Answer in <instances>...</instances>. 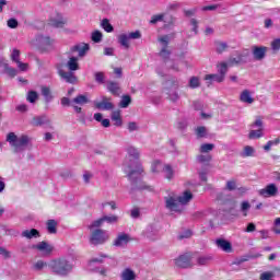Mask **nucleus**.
<instances>
[{
  "label": "nucleus",
  "mask_w": 280,
  "mask_h": 280,
  "mask_svg": "<svg viewBox=\"0 0 280 280\" xmlns=\"http://www.w3.org/2000/svg\"><path fill=\"white\" fill-rule=\"evenodd\" d=\"M95 108L98 110H113V103L108 102L106 98H103L102 102L95 103Z\"/></svg>",
  "instance_id": "obj_26"
},
{
  "label": "nucleus",
  "mask_w": 280,
  "mask_h": 280,
  "mask_svg": "<svg viewBox=\"0 0 280 280\" xmlns=\"http://www.w3.org/2000/svg\"><path fill=\"white\" fill-rule=\"evenodd\" d=\"M61 80H65V82H68V84H75L78 82V77H75V73L73 71H65V70H59L58 71Z\"/></svg>",
  "instance_id": "obj_17"
},
{
  "label": "nucleus",
  "mask_w": 280,
  "mask_h": 280,
  "mask_svg": "<svg viewBox=\"0 0 280 280\" xmlns=\"http://www.w3.org/2000/svg\"><path fill=\"white\" fill-rule=\"evenodd\" d=\"M229 47V45H226V43H218L217 44V51L218 54H222L223 51H226V48Z\"/></svg>",
  "instance_id": "obj_53"
},
{
  "label": "nucleus",
  "mask_w": 280,
  "mask_h": 280,
  "mask_svg": "<svg viewBox=\"0 0 280 280\" xmlns=\"http://www.w3.org/2000/svg\"><path fill=\"white\" fill-rule=\"evenodd\" d=\"M130 242V235L126 234V233H121L119 234L116 240L114 241V246L117 247H124L126 246V244H128Z\"/></svg>",
  "instance_id": "obj_21"
},
{
  "label": "nucleus",
  "mask_w": 280,
  "mask_h": 280,
  "mask_svg": "<svg viewBox=\"0 0 280 280\" xmlns=\"http://www.w3.org/2000/svg\"><path fill=\"white\" fill-rule=\"evenodd\" d=\"M142 235L145 240H149V242H156V240L161 237L159 228L154 224L148 225L142 232Z\"/></svg>",
  "instance_id": "obj_11"
},
{
  "label": "nucleus",
  "mask_w": 280,
  "mask_h": 280,
  "mask_svg": "<svg viewBox=\"0 0 280 280\" xmlns=\"http://www.w3.org/2000/svg\"><path fill=\"white\" fill-rule=\"evenodd\" d=\"M35 250H39L40 253H45V255H50L54 252V246L49 245V243L43 241L36 245H33Z\"/></svg>",
  "instance_id": "obj_18"
},
{
  "label": "nucleus",
  "mask_w": 280,
  "mask_h": 280,
  "mask_svg": "<svg viewBox=\"0 0 280 280\" xmlns=\"http://www.w3.org/2000/svg\"><path fill=\"white\" fill-rule=\"evenodd\" d=\"M196 135H197V137H200V138L206 137V135H207V128H205V127H198V128L196 129Z\"/></svg>",
  "instance_id": "obj_59"
},
{
  "label": "nucleus",
  "mask_w": 280,
  "mask_h": 280,
  "mask_svg": "<svg viewBox=\"0 0 280 280\" xmlns=\"http://www.w3.org/2000/svg\"><path fill=\"white\" fill-rule=\"evenodd\" d=\"M215 245L218 246V248L223 250V253H233V245L231 244V242L224 238H218L215 241Z\"/></svg>",
  "instance_id": "obj_19"
},
{
  "label": "nucleus",
  "mask_w": 280,
  "mask_h": 280,
  "mask_svg": "<svg viewBox=\"0 0 280 280\" xmlns=\"http://www.w3.org/2000/svg\"><path fill=\"white\" fill-rule=\"evenodd\" d=\"M191 259H194V256L189 253L183 254L180 256H178L177 258H175V266H177V268H191L192 262Z\"/></svg>",
  "instance_id": "obj_12"
},
{
  "label": "nucleus",
  "mask_w": 280,
  "mask_h": 280,
  "mask_svg": "<svg viewBox=\"0 0 280 280\" xmlns=\"http://www.w3.org/2000/svg\"><path fill=\"white\" fill-rule=\"evenodd\" d=\"M55 43L56 40L49 36L37 35L35 39L31 42V45L38 47L42 51H49V49H52Z\"/></svg>",
  "instance_id": "obj_6"
},
{
  "label": "nucleus",
  "mask_w": 280,
  "mask_h": 280,
  "mask_svg": "<svg viewBox=\"0 0 280 280\" xmlns=\"http://www.w3.org/2000/svg\"><path fill=\"white\" fill-rule=\"evenodd\" d=\"M15 65L18 66L19 71H27V69H30V65L23 61L15 62Z\"/></svg>",
  "instance_id": "obj_54"
},
{
  "label": "nucleus",
  "mask_w": 280,
  "mask_h": 280,
  "mask_svg": "<svg viewBox=\"0 0 280 280\" xmlns=\"http://www.w3.org/2000/svg\"><path fill=\"white\" fill-rule=\"evenodd\" d=\"M162 172L167 180H172V178H174V168L172 167V165L164 164Z\"/></svg>",
  "instance_id": "obj_35"
},
{
  "label": "nucleus",
  "mask_w": 280,
  "mask_h": 280,
  "mask_svg": "<svg viewBox=\"0 0 280 280\" xmlns=\"http://www.w3.org/2000/svg\"><path fill=\"white\" fill-rule=\"evenodd\" d=\"M250 210V202L243 201L241 203V211L243 212L244 218L248 215V211Z\"/></svg>",
  "instance_id": "obj_44"
},
{
  "label": "nucleus",
  "mask_w": 280,
  "mask_h": 280,
  "mask_svg": "<svg viewBox=\"0 0 280 280\" xmlns=\"http://www.w3.org/2000/svg\"><path fill=\"white\" fill-rule=\"evenodd\" d=\"M46 229L50 235L58 233V221L50 219L46 222Z\"/></svg>",
  "instance_id": "obj_25"
},
{
  "label": "nucleus",
  "mask_w": 280,
  "mask_h": 280,
  "mask_svg": "<svg viewBox=\"0 0 280 280\" xmlns=\"http://www.w3.org/2000/svg\"><path fill=\"white\" fill-rule=\"evenodd\" d=\"M89 49H91V47L86 43H79L70 48L68 61L66 63L69 71H80L79 60L89 54Z\"/></svg>",
  "instance_id": "obj_3"
},
{
  "label": "nucleus",
  "mask_w": 280,
  "mask_h": 280,
  "mask_svg": "<svg viewBox=\"0 0 280 280\" xmlns=\"http://www.w3.org/2000/svg\"><path fill=\"white\" fill-rule=\"evenodd\" d=\"M211 150H213L212 143H205V144H201V147H200V152L202 154H207V152H211Z\"/></svg>",
  "instance_id": "obj_51"
},
{
  "label": "nucleus",
  "mask_w": 280,
  "mask_h": 280,
  "mask_svg": "<svg viewBox=\"0 0 280 280\" xmlns=\"http://www.w3.org/2000/svg\"><path fill=\"white\" fill-rule=\"evenodd\" d=\"M112 121L114 122V126H117L118 128L121 127L124 121L121 120V113L119 110L112 113Z\"/></svg>",
  "instance_id": "obj_33"
},
{
  "label": "nucleus",
  "mask_w": 280,
  "mask_h": 280,
  "mask_svg": "<svg viewBox=\"0 0 280 280\" xmlns=\"http://www.w3.org/2000/svg\"><path fill=\"white\" fill-rule=\"evenodd\" d=\"M131 102H132V98H130V95H124L121 97L119 106H120V108H128V106H130Z\"/></svg>",
  "instance_id": "obj_42"
},
{
  "label": "nucleus",
  "mask_w": 280,
  "mask_h": 280,
  "mask_svg": "<svg viewBox=\"0 0 280 280\" xmlns=\"http://www.w3.org/2000/svg\"><path fill=\"white\" fill-rule=\"evenodd\" d=\"M11 60L15 63L21 61V50L13 48L11 51Z\"/></svg>",
  "instance_id": "obj_43"
},
{
  "label": "nucleus",
  "mask_w": 280,
  "mask_h": 280,
  "mask_svg": "<svg viewBox=\"0 0 280 280\" xmlns=\"http://www.w3.org/2000/svg\"><path fill=\"white\" fill-rule=\"evenodd\" d=\"M250 126L252 128L258 129H252L248 133V139H261V137H264V120H261V117H257L256 120Z\"/></svg>",
  "instance_id": "obj_9"
},
{
  "label": "nucleus",
  "mask_w": 280,
  "mask_h": 280,
  "mask_svg": "<svg viewBox=\"0 0 280 280\" xmlns=\"http://www.w3.org/2000/svg\"><path fill=\"white\" fill-rule=\"evenodd\" d=\"M226 189H229V191H233L237 189V184L234 180H230L226 183Z\"/></svg>",
  "instance_id": "obj_60"
},
{
  "label": "nucleus",
  "mask_w": 280,
  "mask_h": 280,
  "mask_svg": "<svg viewBox=\"0 0 280 280\" xmlns=\"http://www.w3.org/2000/svg\"><path fill=\"white\" fill-rule=\"evenodd\" d=\"M203 80L206 81L207 86H211L213 82H218L220 84L221 82H224V74H206Z\"/></svg>",
  "instance_id": "obj_20"
},
{
  "label": "nucleus",
  "mask_w": 280,
  "mask_h": 280,
  "mask_svg": "<svg viewBox=\"0 0 280 280\" xmlns=\"http://www.w3.org/2000/svg\"><path fill=\"white\" fill-rule=\"evenodd\" d=\"M26 100L31 104H34V102H36V100H38V93H36L35 91L28 92Z\"/></svg>",
  "instance_id": "obj_49"
},
{
  "label": "nucleus",
  "mask_w": 280,
  "mask_h": 280,
  "mask_svg": "<svg viewBox=\"0 0 280 280\" xmlns=\"http://www.w3.org/2000/svg\"><path fill=\"white\" fill-rule=\"evenodd\" d=\"M15 110H18L19 113H27V105L20 104L15 107Z\"/></svg>",
  "instance_id": "obj_62"
},
{
  "label": "nucleus",
  "mask_w": 280,
  "mask_h": 280,
  "mask_svg": "<svg viewBox=\"0 0 280 280\" xmlns=\"http://www.w3.org/2000/svg\"><path fill=\"white\" fill-rule=\"evenodd\" d=\"M242 159H248V156H255V148L250 145L244 147L243 151L240 153Z\"/></svg>",
  "instance_id": "obj_32"
},
{
  "label": "nucleus",
  "mask_w": 280,
  "mask_h": 280,
  "mask_svg": "<svg viewBox=\"0 0 280 280\" xmlns=\"http://www.w3.org/2000/svg\"><path fill=\"white\" fill-rule=\"evenodd\" d=\"M8 27H10L11 30H16V27H19V21H16V19H10L7 23Z\"/></svg>",
  "instance_id": "obj_55"
},
{
  "label": "nucleus",
  "mask_w": 280,
  "mask_h": 280,
  "mask_svg": "<svg viewBox=\"0 0 280 280\" xmlns=\"http://www.w3.org/2000/svg\"><path fill=\"white\" fill-rule=\"evenodd\" d=\"M7 143L13 148V152L19 154V152H23L25 147L30 143V137L23 135L21 137L16 136L14 132H9L5 139Z\"/></svg>",
  "instance_id": "obj_5"
},
{
  "label": "nucleus",
  "mask_w": 280,
  "mask_h": 280,
  "mask_svg": "<svg viewBox=\"0 0 280 280\" xmlns=\"http://www.w3.org/2000/svg\"><path fill=\"white\" fill-rule=\"evenodd\" d=\"M128 130L129 132H135L136 130H139V125H137L135 121H131L128 124Z\"/></svg>",
  "instance_id": "obj_61"
},
{
  "label": "nucleus",
  "mask_w": 280,
  "mask_h": 280,
  "mask_svg": "<svg viewBox=\"0 0 280 280\" xmlns=\"http://www.w3.org/2000/svg\"><path fill=\"white\" fill-rule=\"evenodd\" d=\"M139 38H141V32L139 31L122 33L118 35V43L124 49H130V40H137Z\"/></svg>",
  "instance_id": "obj_7"
},
{
  "label": "nucleus",
  "mask_w": 280,
  "mask_h": 280,
  "mask_svg": "<svg viewBox=\"0 0 280 280\" xmlns=\"http://www.w3.org/2000/svg\"><path fill=\"white\" fill-rule=\"evenodd\" d=\"M271 49L275 52L280 51V38H276L271 42Z\"/></svg>",
  "instance_id": "obj_52"
},
{
  "label": "nucleus",
  "mask_w": 280,
  "mask_h": 280,
  "mask_svg": "<svg viewBox=\"0 0 280 280\" xmlns=\"http://www.w3.org/2000/svg\"><path fill=\"white\" fill-rule=\"evenodd\" d=\"M159 43L162 45V50L160 51L161 58H163L164 62L156 68L158 75H161V78H164V75L167 73V68L171 67L173 71H180L178 68V63L167 59L170 58V50H167V45H170V35H164L162 37H159Z\"/></svg>",
  "instance_id": "obj_2"
},
{
  "label": "nucleus",
  "mask_w": 280,
  "mask_h": 280,
  "mask_svg": "<svg viewBox=\"0 0 280 280\" xmlns=\"http://www.w3.org/2000/svg\"><path fill=\"white\" fill-rule=\"evenodd\" d=\"M104 217H102L101 219L95 220L94 222H92L89 225L90 231H93V229H100V226H102V224H104Z\"/></svg>",
  "instance_id": "obj_45"
},
{
  "label": "nucleus",
  "mask_w": 280,
  "mask_h": 280,
  "mask_svg": "<svg viewBox=\"0 0 280 280\" xmlns=\"http://www.w3.org/2000/svg\"><path fill=\"white\" fill-rule=\"evenodd\" d=\"M44 268H47V262L43 260H38L33 265V270L36 272H39V270H43Z\"/></svg>",
  "instance_id": "obj_46"
},
{
  "label": "nucleus",
  "mask_w": 280,
  "mask_h": 280,
  "mask_svg": "<svg viewBox=\"0 0 280 280\" xmlns=\"http://www.w3.org/2000/svg\"><path fill=\"white\" fill-rule=\"evenodd\" d=\"M61 105L62 106H72L74 112H77L78 114H82V107H80L78 105H74L73 101L69 100V97H62L61 98Z\"/></svg>",
  "instance_id": "obj_29"
},
{
  "label": "nucleus",
  "mask_w": 280,
  "mask_h": 280,
  "mask_svg": "<svg viewBox=\"0 0 280 280\" xmlns=\"http://www.w3.org/2000/svg\"><path fill=\"white\" fill-rule=\"evenodd\" d=\"M101 27H103V30L107 33H110L114 30L113 24H110V21H108V19H103V21L101 22Z\"/></svg>",
  "instance_id": "obj_41"
},
{
  "label": "nucleus",
  "mask_w": 280,
  "mask_h": 280,
  "mask_svg": "<svg viewBox=\"0 0 280 280\" xmlns=\"http://www.w3.org/2000/svg\"><path fill=\"white\" fill-rule=\"evenodd\" d=\"M250 50L254 60H256L257 62H261V60L266 58V54H268V47L266 46L254 45L250 47Z\"/></svg>",
  "instance_id": "obj_13"
},
{
  "label": "nucleus",
  "mask_w": 280,
  "mask_h": 280,
  "mask_svg": "<svg viewBox=\"0 0 280 280\" xmlns=\"http://www.w3.org/2000/svg\"><path fill=\"white\" fill-rule=\"evenodd\" d=\"M49 25H51V27H65V25H67V19H65L62 14L56 13L50 18Z\"/></svg>",
  "instance_id": "obj_16"
},
{
  "label": "nucleus",
  "mask_w": 280,
  "mask_h": 280,
  "mask_svg": "<svg viewBox=\"0 0 280 280\" xmlns=\"http://www.w3.org/2000/svg\"><path fill=\"white\" fill-rule=\"evenodd\" d=\"M197 161L199 163H209V161H211V155L207 154V155H198Z\"/></svg>",
  "instance_id": "obj_56"
},
{
  "label": "nucleus",
  "mask_w": 280,
  "mask_h": 280,
  "mask_svg": "<svg viewBox=\"0 0 280 280\" xmlns=\"http://www.w3.org/2000/svg\"><path fill=\"white\" fill-rule=\"evenodd\" d=\"M72 104L75 106L78 104L79 106H84V104H89V97L86 95H78L72 100Z\"/></svg>",
  "instance_id": "obj_37"
},
{
  "label": "nucleus",
  "mask_w": 280,
  "mask_h": 280,
  "mask_svg": "<svg viewBox=\"0 0 280 280\" xmlns=\"http://www.w3.org/2000/svg\"><path fill=\"white\" fill-rule=\"evenodd\" d=\"M103 220H104V222H107V224H116V222L119 221V217H117V215H104Z\"/></svg>",
  "instance_id": "obj_47"
},
{
  "label": "nucleus",
  "mask_w": 280,
  "mask_h": 280,
  "mask_svg": "<svg viewBox=\"0 0 280 280\" xmlns=\"http://www.w3.org/2000/svg\"><path fill=\"white\" fill-rule=\"evenodd\" d=\"M114 54H115V48H112V47L104 48V56H114Z\"/></svg>",
  "instance_id": "obj_64"
},
{
  "label": "nucleus",
  "mask_w": 280,
  "mask_h": 280,
  "mask_svg": "<svg viewBox=\"0 0 280 280\" xmlns=\"http://www.w3.org/2000/svg\"><path fill=\"white\" fill-rule=\"evenodd\" d=\"M22 237H25L26 240H36L40 237V232H38L36 229L24 230L22 232Z\"/></svg>",
  "instance_id": "obj_23"
},
{
  "label": "nucleus",
  "mask_w": 280,
  "mask_h": 280,
  "mask_svg": "<svg viewBox=\"0 0 280 280\" xmlns=\"http://www.w3.org/2000/svg\"><path fill=\"white\" fill-rule=\"evenodd\" d=\"M165 207L168 209V211H172L174 213H180L183 211V206L178 201V197L176 196H168L165 197Z\"/></svg>",
  "instance_id": "obj_10"
},
{
  "label": "nucleus",
  "mask_w": 280,
  "mask_h": 280,
  "mask_svg": "<svg viewBox=\"0 0 280 280\" xmlns=\"http://www.w3.org/2000/svg\"><path fill=\"white\" fill-rule=\"evenodd\" d=\"M165 167V164L161 161H154L151 165V172L153 174H161L163 172V168Z\"/></svg>",
  "instance_id": "obj_34"
},
{
  "label": "nucleus",
  "mask_w": 280,
  "mask_h": 280,
  "mask_svg": "<svg viewBox=\"0 0 280 280\" xmlns=\"http://www.w3.org/2000/svg\"><path fill=\"white\" fill-rule=\"evenodd\" d=\"M108 232L105 230H94L91 233L90 236V243L94 246H98L100 244H105V242H108Z\"/></svg>",
  "instance_id": "obj_8"
},
{
  "label": "nucleus",
  "mask_w": 280,
  "mask_h": 280,
  "mask_svg": "<svg viewBox=\"0 0 280 280\" xmlns=\"http://www.w3.org/2000/svg\"><path fill=\"white\" fill-rule=\"evenodd\" d=\"M42 95L45 98V102L49 104L54 100V96L51 95V90L48 86L42 88Z\"/></svg>",
  "instance_id": "obj_39"
},
{
  "label": "nucleus",
  "mask_w": 280,
  "mask_h": 280,
  "mask_svg": "<svg viewBox=\"0 0 280 280\" xmlns=\"http://www.w3.org/2000/svg\"><path fill=\"white\" fill-rule=\"evenodd\" d=\"M229 67H231L228 62H221L218 65V71L220 75H223V78L226 77V71H229Z\"/></svg>",
  "instance_id": "obj_40"
},
{
  "label": "nucleus",
  "mask_w": 280,
  "mask_h": 280,
  "mask_svg": "<svg viewBox=\"0 0 280 280\" xmlns=\"http://www.w3.org/2000/svg\"><path fill=\"white\" fill-rule=\"evenodd\" d=\"M190 25L192 26L191 36H196V34H198V21H196L195 19H191L190 20Z\"/></svg>",
  "instance_id": "obj_57"
},
{
  "label": "nucleus",
  "mask_w": 280,
  "mask_h": 280,
  "mask_svg": "<svg viewBox=\"0 0 280 280\" xmlns=\"http://www.w3.org/2000/svg\"><path fill=\"white\" fill-rule=\"evenodd\" d=\"M106 257H108V256H106L104 254H100L98 256L93 257L89 262V269L93 270V265H95V264H103L104 259H106Z\"/></svg>",
  "instance_id": "obj_31"
},
{
  "label": "nucleus",
  "mask_w": 280,
  "mask_h": 280,
  "mask_svg": "<svg viewBox=\"0 0 280 280\" xmlns=\"http://www.w3.org/2000/svg\"><path fill=\"white\" fill-rule=\"evenodd\" d=\"M278 191L279 188H277V185L269 184L265 188L260 189L258 194L259 196H262V198H272V196H277Z\"/></svg>",
  "instance_id": "obj_15"
},
{
  "label": "nucleus",
  "mask_w": 280,
  "mask_h": 280,
  "mask_svg": "<svg viewBox=\"0 0 280 280\" xmlns=\"http://www.w3.org/2000/svg\"><path fill=\"white\" fill-rule=\"evenodd\" d=\"M120 279L121 280H137V273L135 272V270H132L130 268H125L120 272Z\"/></svg>",
  "instance_id": "obj_22"
},
{
  "label": "nucleus",
  "mask_w": 280,
  "mask_h": 280,
  "mask_svg": "<svg viewBox=\"0 0 280 280\" xmlns=\"http://www.w3.org/2000/svg\"><path fill=\"white\" fill-rule=\"evenodd\" d=\"M4 73L9 75V78H16L19 70L10 67L9 63H3Z\"/></svg>",
  "instance_id": "obj_36"
},
{
  "label": "nucleus",
  "mask_w": 280,
  "mask_h": 280,
  "mask_svg": "<svg viewBox=\"0 0 280 280\" xmlns=\"http://www.w3.org/2000/svg\"><path fill=\"white\" fill-rule=\"evenodd\" d=\"M191 198H194V195L189 190L184 191V194L182 196L177 197L178 202H179V205H182V207L184 205H187L191 200Z\"/></svg>",
  "instance_id": "obj_28"
},
{
  "label": "nucleus",
  "mask_w": 280,
  "mask_h": 280,
  "mask_svg": "<svg viewBox=\"0 0 280 280\" xmlns=\"http://www.w3.org/2000/svg\"><path fill=\"white\" fill-rule=\"evenodd\" d=\"M47 124H49L47 116H36L32 120V126H45Z\"/></svg>",
  "instance_id": "obj_30"
},
{
  "label": "nucleus",
  "mask_w": 280,
  "mask_h": 280,
  "mask_svg": "<svg viewBox=\"0 0 280 280\" xmlns=\"http://www.w3.org/2000/svg\"><path fill=\"white\" fill-rule=\"evenodd\" d=\"M240 100L243 104H253L255 102V98H253V93L248 90H244L241 95Z\"/></svg>",
  "instance_id": "obj_24"
},
{
  "label": "nucleus",
  "mask_w": 280,
  "mask_h": 280,
  "mask_svg": "<svg viewBox=\"0 0 280 280\" xmlns=\"http://www.w3.org/2000/svg\"><path fill=\"white\" fill-rule=\"evenodd\" d=\"M102 38H103L102 32L95 31L92 33L93 43H102Z\"/></svg>",
  "instance_id": "obj_50"
},
{
  "label": "nucleus",
  "mask_w": 280,
  "mask_h": 280,
  "mask_svg": "<svg viewBox=\"0 0 280 280\" xmlns=\"http://www.w3.org/2000/svg\"><path fill=\"white\" fill-rule=\"evenodd\" d=\"M151 25H156V23H167L168 25H172L174 23V18L167 13H161L152 15L150 20Z\"/></svg>",
  "instance_id": "obj_14"
},
{
  "label": "nucleus",
  "mask_w": 280,
  "mask_h": 280,
  "mask_svg": "<svg viewBox=\"0 0 280 280\" xmlns=\"http://www.w3.org/2000/svg\"><path fill=\"white\" fill-rule=\"evenodd\" d=\"M200 86V79L198 77H192L189 80V88L190 89H198Z\"/></svg>",
  "instance_id": "obj_48"
},
{
  "label": "nucleus",
  "mask_w": 280,
  "mask_h": 280,
  "mask_svg": "<svg viewBox=\"0 0 280 280\" xmlns=\"http://www.w3.org/2000/svg\"><path fill=\"white\" fill-rule=\"evenodd\" d=\"M107 89H108V92L112 93L113 95H119V83L117 82H113V81H109L107 83Z\"/></svg>",
  "instance_id": "obj_38"
},
{
  "label": "nucleus",
  "mask_w": 280,
  "mask_h": 280,
  "mask_svg": "<svg viewBox=\"0 0 280 280\" xmlns=\"http://www.w3.org/2000/svg\"><path fill=\"white\" fill-rule=\"evenodd\" d=\"M48 268L52 272V275H57V277H68L71 275V270H73V265L67 258H56L48 262Z\"/></svg>",
  "instance_id": "obj_4"
},
{
  "label": "nucleus",
  "mask_w": 280,
  "mask_h": 280,
  "mask_svg": "<svg viewBox=\"0 0 280 280\" xmlns=\"http://www.w3.org/2000/svg\"><path fill=\"white\" fill-rule=\"evenodd\" d=\"M94 78L98 84H104V72H95Z\"/></svg>",
  "instance_id": "obj_58"
},
{
  "label": "nucleus",
  "mask_w": 280,
  "mask_h": 280,
  "mask_svg": "<svg viewBox=\"0 0 280 280\" xmlns=\"http://www.w3.org/2000/svg\"><path fill=\"white\" fill-rule=\"evenodd\" d=\"M127 154L133 160H126L122 167L125 174H127L129 180H131L133 189H148V186L143 185V182H141V174H143V166L139 161L141 152L135 147H128Z\"/></svg>",
  "instance_id": "obj_1"
},
{
  "label": "nucleus",
  "mask_w": 280,
  "mask_h": 280,
  "mask_svg": "<svg viewBox=\"0 0 280 280\" xmlns=\"http://www.w3.org/2000/svg\"><path fill=\"white\" fill-rule=\"evenodd\" d=\"M191 237V231L186 230L184 233L179 234V240H187Z\"/></svg>",
  "instance_id": "obj_63"
},
{
  "label": "nucleus",
  "mask_w": 280,
  "mask_h": 280,
  "mask_svg": "<svg viewBox=\"0 0 280 280\" xmlns=\"http://www.w3.org/2000/svg\"><path fill=\"white\" fill-rule=\"evenodd\" d=\"M235 57H230L228 62L231 67H233V65H240L242 62H244V54H242L241 51H236L234 54Z\"/></svg>",
  "instance_id": "obj_27"
}]
</instances>
